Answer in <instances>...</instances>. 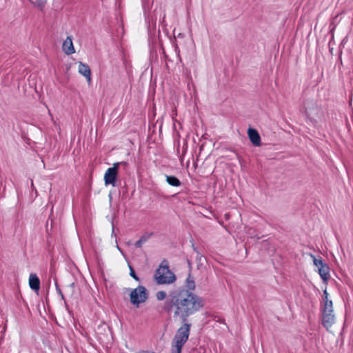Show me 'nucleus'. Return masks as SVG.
Returning <instances> with one entry per match:
<instances>
[{
  "label": "nucleus",
  "instance_id": "obj_1",
  "mask_svg": "<svg viewBox=\"0 0 353 353\" xmlns=\"http://www.w3.org/2000/svg\"><path fill=\"white\" fill-rule=\"evenodd\" d=\"M195 288V281L190 272L185 280V287H179L169 292L166 309L170 312L174 310L175 314L184 318L199 312L204 306V301L202 297L193 292Z\"/></svg>",
  "mask_w": 353,
  "mask_h": 353
},
{
  "label": "nucleus",
  "instance_id": "obj_2",
  "mask_svg": "<svg viewBox=\"0 0 353 353\" xmlns=\"http://www.w3.org/2000/svg\"><path fill=\"white\" fill-rule=\"evenodd\" d=\"M185 317L183 321L181 316H173L174 319H179L183 325L177 330L172 343V353H181V350L184 344L189 338L191 324L188 323V317Z\"/></svg>",
  "mask_w": 353,
  "mask_h": 353
},
{
  "label": "nucleus",
  "instance_id": "obj_3",
  "mask_svg": "<svg viewBox=\"0 0 353 353\" xmlns=\"http://www.w3.org/2000/svg\"><path fill=\"white\" fill-rule=\"evenodd\" d=\"M156 282L159 284H170L175 281V274L170 270L168 262L163 259L154 275Z\"/></svg>",
  "mask_w": 353,
  "mask_h": 353
},
{
  "label": "nucleus",
  "instance_id": "obj_4",
  "mask_svg": "<svg viewBox=\"0 0 353 353\" xmlns=\"http://www.w3.org/2000/svg\"><path fill=\"white\" fill-rule=\"evenodd\" d=\"M123 165L128 166V163L125 161L116 162L113 164L112 167L108 168L104 174V183L105 185H112L113 187L118 185L117 183V178L119 174V165Z\"/></svg>",
  "mask_w": 353,
  "mask_h": 353
},
{
  "label": "nucleus",
  "instance_id": "obj_5",
  "mask_svg": "<svg viewBox=\"0 0 353 353\" xmlns=\"http://www.w3.org/2000/svg\"><path fill=\"white\" fill-rule=\"evenodd\" d=\"M148 298V290L143 285H139L137 288L134 289L130 294L131 303L137 307H139L140 303H144Z\"/></svg>",
  "mask_w": 353,
  "mask_h": 353
},
{
  "label": "nucleus",
  "instance_id": "obj_6",
  "mask_svg": "<svg viewBox=\"0 0 353 353\" xmlns=\"http://www.w3.org/2000/svg\"><path fill=\"white\" fill-rule=\"evenodd\" d=\"M156 298L158 301H163L165 300L163 305L161 307L162 312L167 314L169 316H181L183 321L185 320V318L184 316H182L181 314L178 315L176 313L175 314V311L173 312L168 311V310L166 309L165 305L167 303V301L169 298V293L167 294L165 291L161 290L156 293Z\"/></svg>",
  "mask_w": 353,
  "mask_h": 353
},
{
  "label": "nucleus",
  "instance_id": "obj_7",
  "mask_svg": "<svg viewBox=\"0 0 353 353\" xmlns=\"http://www.w3.org/2000/svg\"><path fill=\"white\" fill-rule=\"evenodd\" d=\"M248 135L250 142L254 146H260L261 144V139L259 133L256 129L249 128L248 130Z\"/></svg>",
  "mask_w": 353,
  "mask_h": 353
},
{
  "label": "nucleus",
  "instance_id": "obj_8",
  "mask_svg": "<svg viewBox=\"0 0 353 353\" xmlns=\"http://www.w3.org/2000/svg\"><path fill=\"white\" fill-rule=\"evenodd\" d=\"M62 49L63 51L68 55H70L75 52L72 37L70 36L67 37L66 39L63 41Z\"/></svg>",
  "mask_w": 353,
  "mask_h": 353
},
{
  "label": "nucleus",
  "instance_id": "obj_9",
  "mask_svg": "<svg viewBox=\"0 0 353 353\" xmlns=\"http://www.w3.org/2000/svg\"><path fill=\"white\" fill-rule=\"evenodd\" d=\"M334 323V314H322V325L327 330H328Z\"/></svg>",
  "mask_w": 353,
  "mask_h": 353
},
{
  "label": "nucleus",
  "instance_id": "obj_10",
  "mask_svg": "<svg viewBox=\"0 0 353 353\" xmlns=\"http://www.w3.org/2000/svg\"><path fill=\"white\" fill-rule=\"evenodd\" d=\"M29 285L34 292H39L40 289V280L36 274H30L29 277Z\"/></svg>",
  "mask_w": 353,
  "mask_h": 353
},
{
  "label": "nucleus",
  "instance_id": "obj_11",
  "mask_svg": "<svg viewBox=\"0 0 353 353\" xmlns=\"http://www.w3.org/2000/svg\"><path fill=\"white\" fill-rule=\"evenodd\" d=\"M79 72L84 76L88 81H91V70L88 64L80 62L79 64Z\"/></svg>",
  "mask_w": 353,
  "mask_h": 353
},
{
  "label": "nucleus",
  "instance_id": "obj_12",
  "mask_svg": "<svg viewBox=\"0 0 353 353\" xmlns=\"http://www.w3.org/2000/svg\"><path fill=\"white\" fill-rule=\"evenodd\" d=\"M330 267L328 265H324L321 268H319L318 269V273L319 274L321 278L325 282L327 283V281L329 280L330 276Z\"/></svg>",
  "mask_w": 353,
  "mask_h": 353
},
{
  "label": "nucleus",
  "instance_id": "obj_13",
  "mask_svg": "<svg viewBox=\"0 0 353 353\" xmlns=\"http://www.w3.org/2000/svg\"><path fill=\"white\" fill-rule=\"evenodd\" d=\"M152 233H144L138 241L134 243V246L137 248H140L142 247L143 244L148 241V240L152 236Z\"/></svg>",
  "mask_w": 353,
  "mask_h": 353
},
{
  "label": "nucleus",
  "instance_id": "obj_14",
  "mask_svg": "<svg viewBox=\"0 0 353 353\" xmlns=\"http://www.w3.org/2000/svg\"><path fill=\"white\" fill-rule=\"evenodd\" d=\"M167 183L173 187H179L181 185V181L174 175H165Z\"/></svg>",
  "mask_w": 353,
  "mask_h": 353
},
{
  "label": "nucleus",
  "instance_id": "obj_15",
  "mask_svg": "<svg viewBox=\"0 0 353 353\" xmlns=\"http://www.w3.org/2000/svg\"><path fill=\"white\" fill-rule=\"evenodd\" d=\"M29 2L39 10L43 11L48 0H28Z\"/></svg>",
  "mask_w": 353,
  "mask_h": 353
},
{
  "label": "nucleus",
  "instance_id": "obj_16",
  "mask_svg": "<svg viewBox=\"0 0 353 353\" xmlns=\"http://www.w3.org/2000/svg\"><path fill=\"white\" fill-rule=\"evenodd\" d=\"M128 268L130 270V276H132L136 281H140V278L137 275L134 268L130 264H128Z\"/></svg>",
  "mask_w": 353,
  "mask_h": 353
},
{
  "label": "nucleus",
  "instance_id": "obj_17",
  "mask_svg": "<svg viewBox=\"0 0 353 353\" xmlns=\"http://www.w3.org/2000/svg\"><path fill=\"white\" fill-rule=\"evenodd\" d=\"M322 308L327 309H333V303L332 300H325V302L323 303V305Z\"/></svg>",
  "mask_w": 353,
  "mask_h": 353
},
{
  "label": "nucleus",
  "instance_id": "obj_18",
  "mask_svg": "<svg viewBox=\"0 0 353 353\" xmlns=\"http://www.w3.org/2000/svg\"><path fill=\"white\" fill-rule=\"evenodd\" d=\"M55 287H56V290L57 292H58L59 295L61 296V299L62 300H64L65 299V296L61 291V290L60 289L59 285H58V283L57 281H55Z\"/></svg>",
  "mask_w": 353,
  "mask_h": 353
},
{
  "label": "nucleus",
  "instance_id": "obj_19",
  "mask_svg": "<svg viewBox=\"0 0 353 353\" xmlns=\"http://www.w3.org/2000/svg\"><path fill=\"white\" fill-rule=\"evenodd\" d=\"M333 309L321 308L322 314H334Z\"/></svg>",
  "mask_w": 353,
  "mask_h": 353
},
{
  "label": "nucleus",
  "instance_id": "obj_20",
  "mask_svg": "<svg viewBox=\"0 0 353 353\" xmlns=\"http://www.w3.org/2000/svg\"><path fill=\"white\" fill-rule=\"evenodd\" d=\"M311 257H312V259H313V263H314V265L315 266H316V267H317V265H318V261H321V256H319V257L317 259V258H316V257H315V256H314V255H312V254H311Z\"/></svg>",
  "mask_w": 353,
  "mask_h": 353
},
{
  "label": "nucleus",
  "instance_id": "obj_21",
  "mask_svg": "<svg viewBox=\"0 0 353 353\" xmlns=\"http://www.w3.org/2000/svg\"><path fill=\"white\" fill-rule=\"evenodd\" d=\"M328 295H329V294H328V293H327V290H326V289H325V290H323V303H325V300H329V299H328Z\"/></svg>",
  "mask_w": 353,
  "mask_h": 353
},
{
  "label": "nucleus",
  "instance_id": "obj_22",
  "mask_svg": "<svg viewBox=\"0 0 353 353\" xmlns=\"http://www.w3.org/2000/svg\"><path fill=\"white\" fill-rule=\"evenodd\" d=\"M327 265V263H326L323 260V259L321 258V261H318V265H317V268H318V269H319V268H321V267H323V266H324V265Z\"/></svg>",
  "mask_w": 353,
  "mask_h": 353
},
{
  "label": "nucleus",
  "instance_id": "obj_23",
  "mask_svg": "<svg viewBox=\"0 0 353 353\" xmlns=\"http://www.w3.org/2000/svg\"><path fill=\"white\" fill-rule=\"evenodd\" d=\"M327 265V263H326L323 260V259L321 258V261H318V265H317V268H318V269H319V268H321V267H323V266H324V265Z\"/></svg>",
  "mask_w": 353,
  "mask_h": 353
},
{
  "label": "nucleus",
  "instance_id": "obj_24",
  "mask_svg": "<svg viewBox=\"0 0 353 353\" xmlns=\"http://www.w3.org/2000/svg\"><path fill=\"white\" fill-rule=\"evenodd\" d=\"M161 50H162V53L163 54V57L165 59V61H170V59H168V55L166 54L165 52V49L163 47L161 48Z\"/></svg>",
  "mask_w": 353,
  "mask_h": 353
},
{
  "label": "nucleus",
  "instance_id": "obj_25",
  "mask_svg": "<svg viewBox=\"0 0 353 353\" xmlns=\"http://www.w3.org/2000/svg\"><path fill=\"white\" fill-rule=\"evenodd\" d=\"M305 114L307 118L310 116V113L307 108H305Z\"/></svg>",
  "mask_w": 353,
  "mask_h": 353
},
{
  "label": "nucleus",
  "instance_id": "obj_26",
  "mask_svg": "<svg viewBox=\"0 0 353 353\" xmlns=\"http://www.w3.org/2000/svg\"><path fill=\"white\" fill-rule=\"evenodd\" d=\"M174 50L177 53L178 56H179V49L176 45L175 46Z\"/></svg>",
  "mask_w": 353,
  "mask_h": 353
},
{
  "label": "nucleus",
  "instance_id": "obj_27",
  "mask_svg": "<svg viewBox=\"0 0 353 353\" xmlns=\"http://www.w3.org/2000/svg\"><path fill=\"white\" fill-rule=\"evenodd\" d=\"M218 321L219 323H224V319H220V320H218Z\"/></svg>",
  "mask_w": 353,
  "mask_h": 353
},
{
  "label": "nucleus",
  "instance_id": "obj_28",
  "mask_svg": "<svg viewBox=\"0 0 353 353\" xmlns=\"http://www.w3.org/2000/svg\"><path fill=\"white\" fill-rule=\"evenodd\" d=\"M193 248H194V251H196V252H198V251H197V250H196V248H194V247L193 246Z\"/></svg>",
  "mask_w": 353,
  "mask_h": 353
},
{
  "label": "nucleus",
  "instance_id": "obj_29",
  "mask_svg": "<svg viewBox=\"0 0 353 353\" xmlns=\"http://www.w3.org/2000/svg\"><path fill=\"white\" fill-rule=\"evenodd\" d=\"M65 307L68 309V304L65 302Z\"/></svg>",
  "mask_w": 353,
  "mask_h": 353
},
{
  "label": "nucleus",
  "instance_id": "obj_30",
  "mask_svg": "<svg viewBox=\"0 0 353 353\" xmlns=\"http://www.w3.org/2000/svg\"><path fill=\"white\" fill-rule=\"evenodd\" d=\"M74 283H72L71 284V286H74Z\"/></svg>",
  "mask_w": 353,
  "mask_h": 353
}]
</instances>
